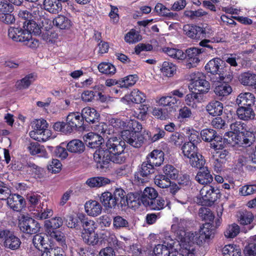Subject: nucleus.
I'll return each instance as SVG.
<instances>
[{"label": "nucleus", "mask_w": 256, "mask_h": 256, "mask_svg": "<svg viewBox=\"0 0 256 256\" xmlns=\"http://www.w3.org/2000/svg\"><path fill=\"white\" fill-rule=\"evenodd\" d=\"M84 121L80 112H72L67 116L66 122H56L54 124L53 128L56 131L68 134L71 133L74 130L84 128Z\"/></svg>", "instance_id": "nucleus-1"}, {"label": "nucleus", "mask_w": 256, "mask_h": 256, "mask_svg": "<svg viewBox=\"0 0 256 256\" xmlns=\"http://www.w3.org/2000/svg\"><path fill=\"white\" fill-rule=\"evenodd\" d=\"M11 190L7 185L0 181V200H7L8 205L14 210L20 211L24 205V198L19 194H10Z\"/></svg>", "instance_id": "nucleus-2"}, {"label": "nucleus", "mask_w": 256, "mask_h": 256, "mask_svg": "<svg viewBox=\"0 0 256 256\" xmlns=\"http://www.w3.org/2000/svg\"><path fill=\"white\" fill-rule=\"evenodd\" d=\"M172 246V244L166 245L165 242L164 244H157L154 249V254L155 256H196L194 248L192 246L189 248H182L180 252L174 250Z\"/></svg>", "instance_id": "nucleus-3"}, {"label": "nucleus", "mask_w": 256, "mask_h": 256, "mask_svg": "<svg viewBox=\"0 0 256 256\" xmlns=\"http://www.w3.org/2000/svg\"><path fill=\"white\" fill-rule=\"evenodd\" d=\"M122 153L112 154L104 150V148H98L94 154V158L98 164V167L106 168L110 162L116 164H122L125 160V158L122 156Z\"/></svg>", "instance_id": "nucleus-4"}, {"label": "nucleus", "mask_w": 256, "mask_h": 256, "mask_svg": "<svg viewBox=\"0 0 256 256\" xmlns=\"http://www.w3.org/2000/svg\"><path fill=\"white\" fill-rule=\"evenodd\" d=\"M33 130L29 133L30 137L38 142L46 141L52 136L51 132L47 128L48 123L44 119H36L32 122Z\"/></svg>", "instance_id": "nucleus-5"}, {"label": "nucleus", "mask_w": 256, "mask_h": 256, "mask_svg": "<svg viewBox=\"0 0 256 256\" xmlns=\"http://www.w3.org/2000/svg\"><path fill=\"white\" fill-rule=\"evenodd\" d=\"M187 223V221L184 219H180L179 220L178 218H176L174 219V224L172 225V230L178 237L182 248L186 246L188 248H189L190 246H192L195 248L193 245H191V240L190 238H188L190 237L189 235L192 234V232H186Z\"/></svg>", "instance_id": "nucleus-6"}, {"label": "nucleus", "mask_w": 256, "mask_h": 256, "mask_svg": "<svg viewBox=\"0 0 256 256\" xmlns=\"http://www.w3.org/2000/svg\"><path fill=\"white\" fill-rule=\"evenodd\" d=\"M246 124L240 121H236L230 126V130L224 135V140L228 144L234 146L242 142L241 134L245 128Z\"/></svg>", "instance_id": "nucleus-7"}, {"label": "nucleus", "mask_w": 256, "mask_h": 256, "mask_svg": "<svg viewBox=\"0 0 256 256\" xmlns=\"http://www.w3.org/2000/svg\"><path fill=\"white\" fill-rule=\"evenodd\" d=\"M224 62L220 58H214L210 60L205 66V69L208 72L216 74L215 80L220 82L226 78V71L224 68Z\"/></svg>", "instance_id": "nucleus-8"}, {"label": "nucleus", "mask_w": 256, "mask_h": 256, "mask_svg": "<svg viewBox=\"0 0 256 256\" xmlns=\"http://www.w3.org/2000/svg\"><path fill=\"white\" fill-rule=\"evenodd\" d=\"M214 234V229L212 224L210 222H206L203 224L198 232L190 234L188 238L191 240V245L194 244L200 245L206 239L210 238Z\"/></svg>", "instance_id": "nucleus-9"}, {"label": "nucleus", "mask_w": 256, "mask_h": 256, "mask_svg": "<svg viewBox=\"0 0 256 256\" xmlns=\"http://www.w3.org/2000/svg\"><path fill=\"white\" fill-rule=\"evenodd\" d=\"M190 90H194L200 93L205 94L208 92L210 84L206 80L202 74L197 72H194L190 75V83L188 86Z\"/></svg>", "instance_id": "nucleus-10"}, {"label": "nucleus", "mask_w": 256, "mask_h": 256, "mask_svg": "<svg viewBox=\"0 0 256 256\" xmlns=\"http://www.w3.org/2000/svg\"><path fill=\"white\" fill-rule=\"evenodd\" d=\"M232 0H226V2H224L222 5L220 6L219 9L222 12H225L220 14V20L226 26L229 25H236V22L234 20V17L235 16H229L226 14H238L240 10L238 8H234V5L231 3Z\"/></svg>", "instance_id": "nucleus-11"}, {"label": "nucleus", "mask_w": 256, "mask_h": 256, "mask_svg": "<svg viewBox=\"0 0 256 256\" xmlns=\"http://www.w3.org/2000/svg\"><path fill=\"white\" fill-rule=\"evenodd\" d=\"M219 190L211 185L204 186L200 192V200L198 202L202 205L214 203L218 198Z\"/></svg>", "instance_id": "nucleus-12"}, {"label": "nucleus", "mask_w": 256, "mask_h": 256, "mask_svg": "<svg viewBox=\"0 0 256 256\" xmlns=\"http://www.w3.org/2000/svg\"><path fill=\"white\" fill-rule=\"evenodd\" d=\"M18 226L21 232L30 234H35L40 231V224L32 218L22 216L19 220Z\"/></svg>", "instance_id": "nucleus-13"}, {"label": "nucleus", "mask_w": 256, "mask_h": 256, "mask_svg": "<svg viewBox=\"0 0 256 256\" xmlns=\"http://www.w3.org/2000/svg\"><path fill=\"white\" fill-rule=\"evenodd\" d=\"M0 238L4 240V246L12 250L18 249L21 244L20 239L8 230H0Z\"/></svg>", "instance_id": "nucleus-14"}, {"label": "nucleus", "mask_w": 256, "mask_h": 256, "mask_svg": "<svg viewBox=\"0 0 256 256\" xmlns=\"http://www.w3.org/2000/svg\"><path fill=\"white\" fill-rule=\"evenodd\" d=\"M121 137L124 141L134 148L140 147L144 142V136L140 132H130V130L121 131Z\"/></svg>", "instance_id": "nucleus-15"}, {"label": "nucleus", "mask_w": 256, "mask_h": 256, "mask_svg": "<svg viewBox=\"0 0 256 256\" xmlns=\"http://www.w3.org/2000/svg\"><path fill=\"white\" fill-rule=\"evenodd\" d=\"M211 80L212 82L215 83L214 92L219 100H222L232 92V88L227 83L226 79L220 82H218V80H215L214 78H212Z\"/></svg>", "instance_id": "nucleus-16"}, {"label": "nucleus", "mask_w": 256, "mask_h": 256, "mask_svg": "<svg viewBox=\"0 0 256 256\" xmlns=\"http://www.w3.org/2000/svg\"><path fill=\"white\" fill-rule=\"evenodd\" d=\"M190 142L184 143L182 148L184 156L190 158L198 152V148L196 144L198 142L199 138L196 133H192L189 137Z\"/></svg>", "instance_id": "nucleus-17"}, {"label": "nucleus", "mask_w": 256, "mask_h": 256, "mask_svg": "<svg viewBox=\"0 0 256 256\" xmlns=\"http://www.w3.org/2000/svg\"><path fill=\"white\" fill-rule=\"evenodd\" d=\"M125 142L116 137L110 138L106 142V149L104 150L110 154H116L122 153L124 150Z\"/></svg>", "instance_id": "nucleus-18"}, {"label": "nucleus", "mask_w": 256, "mask_h": 256, "mask_svg": "<svg viewBox=\"0 0 256 256\" xmlns=\"http://www.w3.org/2000/svg\"><path fill=\"white\" fill-rule=\"evenodd\" d=\"M121 102L129 104L130 102H134L136 104H140L145 102V94L139 90L138 89H134L130 94H126L121 98Z\"/></svg>", "instance_id": "nucleus-19"}, {"label": "nucleus", "mask_w": 256, "mask_h": 256, "mask_svg": "<svg viewBox=\"0 0 256 256\" xmlns=\"http://www.w3.org/2000/svg\"><path fill=\"white\" fill-rule=\"evenodd\" d=\"M202 48H190L186 50V56L188 59V62L186 64L187 67L190 68L194 67L200 62V55L203 52Z\"/></svg>", "instance_id": "nucleus-20"}, {"label": "nucleus", "mask_w": 256, "mask_h": 256, "mask_svg": "<svg viewBox=\"0 0 256 256\" xmlns=\"http://www.w3.org/2000/svg\"><path fill=\"white\" fill-rule=\"evenodd\" d=\"M84 210L88 216L96 217L101 214L102 208L101 204L98 201L90 200L86 202Z\"/></svg>", "instance_id": "nucleus-21"}, {"label": "nucleus", "mask_w": 256, "mask_h": 256, "mask_svg": "<svg viewBox=\"0 0 256 256\" xmlns=\"http://www.w3.org/2000/svg\"><path fill=\"white\" fill-rule=\"evenodd\" d=\"M86 145L92 148H98L103 143L104 138L98 134L89 132L84 136Z\"/></svg>", "instance_id": "nucleus-22"}, {"label": "nucleus", "mask_w": 256, "mask_h": 256, "mask_svg": "<svg viewBox=\"0 0 256 256\" xmlns=\"http://www.w3.org/2000/svg\"><path fill=\"white\" fill-rule=\"evenodd\" d=\"M81 114L83 120L88 123L94 124L98 121L100 114L94 108L86 107L82 110Z\"/></svg>", "instance_id": "nucleus-23"}, {"label": "nucleus", "mask_w": 256, "mask_h": 256, "mask_svg": "<svg viewBox=\"0 0 256 256\" xmlns=\"http://www.w3.org/2000/svg\"><path fill=\"white\" fill-rule=\"evenodd\" d=\"M61 145L66 146L67 150L72 153L80 154L84 151L85 148V146L83 142L78 139L72 140L67 144L63 142L61 144Z\"/></svg>", "instance_id": "nucleus-24"}, {"label": "nucleus", "mask_w": 256, "mask_h": 256, "mask_svg": "<svg viewBox=\"0 0 256 256\" xmlns=\"http://www.w3.org/2000/svg\"><path fill=\"white\" fill-rule=\"evenodd\" d=\"M183 30L184 34L190 38L198 40L201 39L200 26L195 24L184 25Z\"/></svg>", "instance_id": "nucleus-25"}, {"label": "nucleus", "mask_w": 256, "mask_h": 256, "mask_svg": "<svg viewBox=\"0 0 256 256\" xmlns=\"http://www.w3.org/2000/svg\"><path fill=\"white\" fill-rule=\"evenodd\" d=\"M200 169V171L196 176V180L200 184L208 185L212 182V176L206 167H202Z\"/></svg>", "instance_id": "nucleus-26"}, {"label": "nucleus", "mask_w": 256, "mask_h": 256, "mask_svg": "<svg viewBox=\"0 0 256 256\" xmlns=\"http://www.w3.org/2000/svg\"><path fill=\"white\" fill-rule=\"evenodd\" d=\"M255 102V97L250 92L240 94L236 100V104L240 106H251Z\"/></svg>", "instance_id": "nucleus-27"}, {"label": "nucleus", "mask_w": 256, "mask_h": 256, "mask_svg": "<svg viewBox=\"0 0 256 256\" xmlns=\"http://www.w3.org/2000/svg\"><path fill=\"white\" fill-rule=\"evenodd\" d=\"M28 149L32 155H38L39 157L48 158V154L44 146L38 142H30L28 146Z\"/></svg>", "instance_id": "nucleus-28"}, {"label": "nucleus", "mask_w": 256, "mask_h": 256, "mask_svg": "<svg viewBox=\"0 0 256 256\" xmlns=\"http://www.w3.org/2000/svg\"><path fill=\"white\" fill-rule=\"evenodd\" d=\"M44 9L52 14H57L62 9V5L60 0H44Z\"/></svg>", "instance_id": "nucleus-29"}, {"label": "nucleus", "mask_w": 256, "mask_h": 256, "mask_svg": "<svg viewBox=\"0 0 256 256\" xmlns=\"http://www.w3.org/2000/svg\"><path fill=\"white\" fill-rule=\"evenodd\" d=\"M26 34L24 30L20 27H10L8 30L9 38L16 42L24 41V38Z\"/></svg>", "instance_id": "nucleus-30"}, {"label": "nucleus", "mask_w": 256, "mask_h": 256, "mask_svg": "<svg viewBox=\"0 0 256 256\" xmlns=\"http://www.w3.org/2000/svg\"><path fill=\"white\" fill-rule=\"evenodd\" d=\"M238 78L244 86H253L256 84V74L250 71L242 73Z\"/></svg>", "instance_id": "nucleus-31"}, {"label": "nucleus", "mask_w": 256, "mask_h": 256, "mask_svg": "<svg viewBox=\"0 0 256 256\" xmlns=\"http://www.w3.org/2000/svg\"><path fill=\"white\" fill-rule=\"evenodd\" d=\"M164 160V152L158 150H154L149 154L148 162L156 166H160Z\"/></svg>", "instance_id": "nucleus-32"}, {"label": "nucleus", "mask_w": 256, "mask_h": 256, "mask_svg": "<svg viewBox=\"0 0 256 256\" xmlns=\"http://www.w3.org/2000/svg\"><path fill=\"white\" fill-rule=\"evenodd\" d=\"M238 118L244 120L253 119L254 112L250 106H240L236 111Z\"/></svg>", "instance_id": "nucleus-33"}, {"label": "nucleus", "mask_w": 256, "mask_h": 256, "mask_svg": "<svg viewBox=\"0 0 256 256\" xmlns=\"http://www.w3.org/2000/svg\"><path fill=\"white\" fill-rule=\"evenodd\" d=\"M110 182V180L108 178L98 176L88 178L86 183L90 188H96L106 186Z\"/></svg>", "instance_id": "nucleus-34"}, {"label": "nucleus", "mask_w": 256, "mask_h": 256, "mask_svg": "<svg viewBox=\"0 0 256 256\" xmlns=\"http://www.w3.org/2000/svg\"><path fill=\"white\" fill-rule=\"evenodd\" d=\"M202 98L198 93L192 92L187 94L185 96L186 104L193 108H196L198 104L202 102Z\"/></svg>", "instance_id": "nucleus-35"}, {"label": "nucleus", "mask_w": 256, "mask_h": 256, "mask_svg": "<svg viewBox=\"0 0 256 256\" xmlns=\"http://www.w3.org/2000/svg\"><path fill=\"white\" fill-rule=\"evenodd\" d=\"M36 76L34 74H30L26 76L22 79L16 82V86L18 89L23 90L28 88L34 82Z\"/></svg>", "instance_id": "nucleus-36"}, {"label": "nucleus", "mask_w": 256, "mask_h": 256, "mask_svg": "<svg viewBox=\"0 0 256 256\" xmlns=\"http://www.w3.org/2000/svg\"><path fill=\"white\" fill-rule=\"evenodd\" d=\"M156 102L160 106L172 107L180 102L178 98L172 96L169 93L168 95L163 96L156 100Z\"/></svg>", "instance_id": "nucleus-37"}, {"label": "nucleus", "mask_w": 256, "mask_h": 256, "mask_svg": "<svg viewBox=\"0 0 256 256\" xmlns=\"http://www.w3.org/2000/svg\"><path fill=\"white\" fill-rule=\"evenodd\" d=\"M207 112L212 116H220L223 110V104L218 101L210 102L206 107Z\"/></svg>", "instance_id": "nucleus-38"}, {"label": "nucleus", "mask_w": 256, "mask_h": 256, "mask_svg": "<svg viewBox=\"0 0 256 256\" xmlns=\"http://www.w3.org/2000/svg\"><path fill=\"white\" fill-rule=\"evenodd\" d=\"M162 51L174 59L182 60L186 57V54L180 49L165 47L162 48Z\"/></svg>", "instance_id": "nucleus-39"}, {"label": "nucleus", "mask_w": 256, "mask_h": 256, "mask_svg": "<svg viewBox=\"0 0 256 256\" xmlns=\"http://www.w3.org/2000/svg\"><path fill=\"white\" fill-rule=\"evenodd\" d=\"M24 28L26 34L30 33V34H33L35 35H38L41 32L40 26L32 20H29L26 23V22H24Z\"/></svg>", "instance_id": "nucleus-40"}, {"label": "nucleus", "mask_w": 256, "mask_h": 256, "mask_svg": "<svg viewBox=\"0 0 256 256\" xmlns=\"http://www.w3.org/2000/svg\"><path fill=\"white\" fill-rule=\"evenodd\" d=\"M162 172L164 174L163 175L170 180H176L179 176V170L171 164H166L164 166L163 168Z\"/></svg>", "instance_id": "nucleus-41"}, {"label": "nucleus", "mask_w": 256, "mask_h": 256, "mask_svg": "<svg viewBox=\"0 0 256 256\" xmlns=\"http://www.w3.org/2000/svg\"><path fill=\"white\" fill-rule=\"evenodd\" d=\"M100 199L105 208H112L116 206L112 194L110 192H103L100 197Z\"/></svg>", "instance_id": "nucleus-42"}, {"label": "nucleus", "mask_w": 256, "mask_h": 256, "mask_svg": "<svg viewBox=\"0 0 256 256\" xmlns=\"http://www.w3.org/2000/svg\"><path fill=\"white\" fill-rule=\"evenodd\" d=\"M53 23L62 30L68 29L71 26L70 20L66 16L59 15L53 20Z\"/></svg>", "instance_id": "nucleus-43"}, {"label": "nucleus", "mask_w": 256, "mask_h": 256, "mask_svg": "<svg viewBox=\"0 0 256 256\" xmlns=\"http://www.w3.org/2000/svg\"><path fill=\"white\" fill-rule=\"evenodd\" d=\"M63 222L62 218L56 216L50 220H46L44 224L46 228V232L50 230H55L59 228L62 225Z\"/></svg>", "instance_id": "nucleus-44"}, {"label": "nucleus", "mask_w": 256, "mask_h": 256, "mask_svg": "<svg viewBox=\"0 0 256 256\" xmlns=\"http://www.w3.org/2000/svg\"><path fill=\"white\" fill-rule=\"evenodd\" d=\"M254 128H247L246 126L245 128L241 134L242 141H243L245 144H252L254 140Z\"/></svg>", "instance_id": "nucleus-45"}, {"label": "nucleus", "mask_w": 256, "mask_h": 256, "mask_svg": "<svg viewBox=\"0 0 256 256\" xmlns=\"http://www.w3.org/2000/svg\"><path fill=\"white\" fill-rule=\"evenodd\" d=\"M176 66L172 63L169 62H164L160 70L162 73L168 77H171L174 76L176 72Z\"/></svg>", "instance_id": "nucleus-46"}, {"label": "nucleus", "mask_w": 256, "mask_h": 256, "mask_svg": "<svg viewBox=\"0 0 256 256\" xmlns=\"http://www.w3.org/2000/svg\"><path fill=\"white\" fill-rule=\"evenodd\" d=\"M189 160L190 165L195 168H201L205 164V160L203 156L198 152L190 157Z\"/></svg>", "instance_id": "nucleus-47"}, {"label": "nucleus", "mask_w": 256, "mask_h": 256, "mask_svg": "<svg viewBox=\"0 0 256 256\" xmlns=\"http://www.w3.org/2000/svg\"><path fill=\"white\" fill-rule=\"evenodd\" d=\"M82 237L84 241L88 244H96L99 240L98 234L95 232H82Z\"/></svg>", "instance_id": "nucleus-48"}, {"label": "nucleus", "mask_w": 256, "mask_h": 256, "mask_svg": "<svg viewBox=\"0 0 256 256\" xmlns=\"http://www.w3.org/2000/svg\"><path fill=\"white\" fill-rule=\"evenodd\" d=\"M41 256H65L64 252L61 248H51L50 246L44 248Z\"/></svg>", "instance_id": "nucleus-49"}, {"label": "nucleus", "mask_w": 256, "mask_h": 256, "mask_svg": "<svg viewBox=\"0 0 256 256\" xmlns=\"http://www.w3.org/2000/svg\"><path fill=\"white\" fill-rule=\"evenodd\" d=\"M224 256H240V248L234 244H227L222 249Z\"/></svg>", "instance_id": "nucleus-50"}, {"label": "nucleus", "mask_w": 256, "mask_h": 256, "mask_svg": "<svg viewBox=\"0 0 256 256\" xmlns=\"http://www.w3.org/2000/svg\"><path fill=\"white\" fill-rule=\"evenodd\" d=\"M142 39L140 32L134 29H132L124 36V40L129 44L136 43Z\"/></svg>", "instance_id": "nucleus-51"}, {"label": "nucleus", "mask_w": 256, "mask_h": 256, "mask_svg": "<svg viewBox=\"0 0 256 256\" xmlns=\"http://www.w3.org/2000/svg\"><path fill=\"white\" fill-rule=\"evenodd\" d=\"M192 112L188 107L184 106L178 110V119L180 122H186L192 118Z\"/></svg>", "instance_id": "nucleus-52"}, {"label": "nucleus", "mask_w": 256, "mask_h": 256, "mask_svg": "<svg viewBox=\"0 0 256 256\" xmlns=\"http://www.w3.org/2000/svg\"><path fill=\"white\" fill-rule=\"evenodd\" d=\"M98 68L100 72L106 75H113L116 72L115 66L110 62H101Z\"/></svg>", "instance_id": "nucleus-53"}, {"label": "nucleus", "mask_w": 256, "mask_h": 256, "mask_svg": "<svg viewBox=\"0 0 256 256\" xmlns=\"http://www.w3.org/2000/svg\"><path fill=\"white\" fill-rule=\"evenodd\" d=\"M24 38V41H22L21 42H24L26 46L30 48L36 49L38 48L40 44L39 40L34 37H32V34L30 33L26 34Z\"/></svg>", "instance_id": "nucleus-54"}, {"label": "nucleus", "mask_w": 256, "mask_h": 256, "mask_svg": "<svg viewBox=\"0 0 256 256\" xmlns=\"http://www.w3.org/2000/svg\"><path fill=\"white\" fill-rule=\"evenodd\" d=\"M114 200L115 201L116 206L117 204L126 205L125 192L120 188H116L112 194Z\"/></svg>", "instance_id": "nucleus-55"}, {"label": "nucleus", "mask_w": 256, "mask_h": 256, "mask_svg": "<svg viewBox=\"0 0 256 256\" xmlns=\"http://www.w3.org/2000/svg\"><path fill=\"white\" fill-rule=\"evenodd\" d=\"M240 232V228L236 224L228 225L224 232V236L227 238H232L236 237Z\"/></svg>", "instance_id": "nucleus-56"}, {"label": "nucleus", "mask_w": 256, "mask_h": 256, "mask_svg": "<svg viewBox=\"0 0 256 256\" xmlns=\"http://www.w3.org/2000/svg\"><path fill=\"white\" fill-rule=\"evenodd\" d=\"M148 107L146 104H142L140 106V108L137 111H130V114L133 118H137L139 120H144L146 118Z\"/></svg>", "instance_id": "nucleus-57"}, {"label": "nucleus", "mask_w": 256, "mask_h": 256, "mask_svg": "<svg viewBox=\"0 0 256 256\" xmlns=\"http://www.w3.org/2000/svg\"><path fill=\"white\" fill-rule=\"evenodd\" d=\"M137 80V76L130 75L119 80L118 84L120 88H128L134 85Z\"/></svg>", "instance_id": "nucleus-58"}, {"label": "nucleus", "mask_w": 256, "mask_h": 256, "mask_svg": "<svg viewBox=\"0 0 256 256\" xmlns=\"http://www.w3.org/2000/svg\"><path fill=\"white\" fill-rule=\"evenodd\" d=\"M154 166L148 162H144L140 167L138 174L142 176H148L150 174L154 172Z\"/></svg>", "instance_id": "nucleus-59"}, {"label": "nucleus", "mask_w": 256, "mask_h": 256, "mask_svg": "<svg viewBox=\"0 0 256 256\" xmlns=\"http://www.w3.org/2000/svg\"><path fill=\"white\" fill-rule=\"evenodd\" d=\"M154 184L159 188H168L171 181L163 174L156 176L154 179Z\"/></svg>", "instance_id": "nucleus-60"}, {"label": "nucleus", "mask_w": 256, "mask_h": 256, "mask_svg": "<svg viewBox=\"0 0 256 256\" xmlns=\"http://www.w3.org/2000/svg\"><path fill=\"white\" fill-rule=\"evenodd\" d=\"M130 120L128 123L126 122L125 130H130V132H140L142 128V124L138 121L132 119V116H130Z\"/></svg>", "instance_id": "nucleus-61"}, {"label": "nucleus", "mask_w": 256, "mask_h": 256, "mask_svg": "<svg viewBox=\"0 0 256 256\" xmlns=\"http://www.w3.org/2000/svg\"><path fill=\"white\" fill-rule=\"evenodd\" d=\"M184 140V134L178 132L172 134L168 139V142L172 145L179 146L182 145Z\"/></svg>", "instance_id": "nucleus-62"}, {"label": "nucleus", "mask_w": 256, "mask_h": 256, "mask_svg": "<svg viewBox=\"0 0 256 256\" xmlns=\"http://www.w3.org/2000/svg\"><path fill=\"white\" fill-rule=\"evenodd\" d=\"M32 242L34 246L40 250V248H45L50 246L46 242L44 236L41 234H36L34 236Z\"/></svg>", "instance_id": "nucleus-63"}, {"label": "nucleus", "mask_w": 256, "mask_h": 256, "mask_svg": "<svg viewBox=\"0 0 256 256\" xmlns=\"http://www.w3.org/2000/svg\"><path fill=\"white\" fill-rule=\"evenodd\" d=\"M200 136L204 141L210 142H212L215 137H216V132L212 129L206 128L201 131Z\"/></svg>", "instance_id": "nucleus-64"}]
</instances>
